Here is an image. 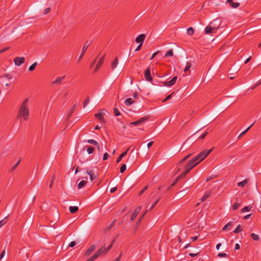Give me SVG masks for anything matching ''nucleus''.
Wrapping results in <instances>:
<instances>
[{"mask_svg": "<svg viewBox=\"0 0 261 261\" xmlns=\"http://www.w3.org/2000/svg\"><path fill=\"white\" fill-rule=\"evenodd\" d=\"M28 104L29 99L28 98H25L18 110L17 115V118H23L25 121H27L29 119L30 112Z\"/></svg>", "mask_w": 261, "mask_h": 261, "instance_id": "f257e3e1", "label": "nucleus"}, {"mask_svg": "<svg viewBox=\"0 0 261 261\" xmlns=\"http://www.w3.org/2000/svg\"><path fill=\"white\" fill-rule=\"evenodd\" d=\"M199 162L195 161L194 158H193L191 160L189 161L187 163L185 164V170L181 173V176H185L195 166H196Z\"/></svg>", "mask_w": 261, "mask_h": 261, "instance_id": "f03ea898", "label": "nucleus"}, {"mask_svg": "<svg viewBox=\"0 0 261 261\" xmlns=\"http://www.w3.org/2000/svg\"><path fill=\"white\" fill-rule=\"evenodd\" d=\"M212 149L204 150L199 153L197 155L195 156L194 158L195 161L200 162L203 160L211 152Z\"/></svg>", "mask_w": 261, "mask_h": 261, "instance_id": "7ed1b4c3", "label": "nucleus"}, {"mask_svg": "<svg viewBox=\"0 0 261 261\" xmlns=\"http://www.w3.org/2000/svg\"><path fill=\"white\" fill-rule=\"evenodd\" d=\"M191 154H189L181 159L176 165L175 173H177L182 169L185 170V162L191 156Z\"/></svg>", "mask_w": 261, "mask_h": 261, "instance_id": "20e7f679", "label": "nucleus"}, {"mask_svg": "<svg viewBox=\"0 0 261 261\" xmlns=\"http://www.w3.org/2000/svg\"><path fill=\"white\" fill-rule=\"evenodd\" d=\"M149 118V116H144L143 117H141L140 119H139V120H138L136 121H133V122H130L129 123V125L137 126L141 123L145 122L146 121L148 120Z\"/></svg>", "mask_w": 261, "mask_h": 261, "instance_id": "39448f33", "label": "nucleus"}, {"mask_svg": "<svg viewBox=\"0 0 261 261\" xmlns=\"http://www.w3.org/2000/svg\"><path fill=\"white\" fill-rule=\"evenodd\" d=\"M177 79V76H174L170 81L161 82L165 86L170 87L174 85Z\"/></svg>", "mask_w": 261, "mask_h": 261, "instance_id": "423d86ee", "label": "nucleus"}, {"mask_svg": "<svg viewBox=\"0 0 261 261\" xmlns=\"http://www.w3.org/2000/svg\"><path fill=\"white\" fill-rule=\"evenodd\" d=\"M144 76L146 81L151 82L152 81V78L150 73V67L149 66L144 72Z\"/></svg>", "mask_w": 261, "mask_h": 261, "instance_id": "0eeeda50", "label": "nucleus"}, {"mask_svg": "<svg viewBox=\"0 0 261 261\" xmlns=\"http://www.w3.org/2000/svg\"><path fill=\"white\" fill-rule=\"evenodd\" d=\"M25 59L23 57H16L14 59V61L16 66H20L24 62Z\"/></svg>", "mask_w": 261, "mask_h": 261, "instance_id": "6e6552de", "label": "nucleus"}, {"mask_svg": "<svg viewBox=\"0 0 261 261\" xmlns=\"http://www.w3.org/2000/svg\"><path fill=\"white\" fill-rule=\"evenodd\" d=\"M217 29L213 28L211 26H207L205 28L204 31L206 34H211L215 33L216 32Z\"/></svg>", "mask_w": 261, "mask_h": 261, "instance_id": "1a4fd4ad", "label": "nucleus"}, {"mask_svg": "<svg viewBox=\"0 0 261 261\" xmlns=\"http://www.w3.org/2000/svg\"><path fill=\"white\" fill-rule=\"evenodd\" d=\"M65 77V76H63L61 77H57L56 80L52 82L53 85H60L63 81H64V79Z\"/></svg>", "mask_w": 261, "mask_h": 261, "instance_id": "9d476101", "label": "nucleus"}, {"mask_svg": "<svg viewBox=\"0 0 261 261\" xmlns=\"http://www.w3.org/2000/svg\"><path fill=\"white\" fill-rule=\"evenodd\" d=\"M141 210V206L137 207L134 211L133 215L131 216L130 220L131 221H134L137 216V215L139 213Z\"/></svg>", "mask_w": 261, "mask_h": 261, "instance_id": "9b49d317", "label": "nucleus"}, {"mask_svg": "<svg viewBox=\"0 0 261 261\" xmlns=\"http://www.w3.org/2000/svg\"><path fill=\"white\" fill-rule=\"evenodd\" d=\"M146 36L144 34L139 35L135 39L137 43H142L143 44Z\"/></svg>", "mask_w": 261, "mask_h": 261, "instance_id": "f8f14e48", "label": "nucleus"}, {"mask_svg": "<svg viewBox=\"0 0 261 261\" xmlns=\"http://www.w3.org/2000/svg\"><path fill=\"white\" fill-rule=\"evenodd\" d=\"M108 252V250H106V248H105V246L101 248H100L96 253L95 254L97 255V256L98 257L100 255H105Z\"/></svg>", "mask_w": 261, "mask_h": 261, "instance_id": "ddd939ff", "label": "nucleus"}, {"mask_svg": "<svg viewBox=\"0 0 261 261\" xmlns=\"http://www.w3.org/2000/svg\"><path fill=\"white\" fill-rule=\"evenodd\" d=\"M105 55L101 57V58H100L99 60L98 61V62L96 66V67L94 69V72H96L100 67L101 65L103 64V60L105 59Z\"/></svg>", "mask_w": 261, "mask_h": 261, "instance_id": "4468645a", "label": "nucleus"}, {"mask_svg": "<svg viewBox=\"0 0 261 261\" xmlns=\"http://www.w3.org/2000/svg\"><path fill=\"white\" fill-rule=\"evenodd\" d=\"M86 172L87 174L90 176V180L91 181H93L94 179L96 178L97 175L94 174V172L92 170H87Z\"/></svg>", "mask_w": 261, "mask_h": 261, "instance_id": "2eb2a0df", "label": "nucleus"}, {"mask_svg": "<svg viewBox=\"0 0 261 261\" xmlns=\"http://www.w3.org/2000/svg\"><path fill=\"white\" fill-rule=\"evenodd\" d=\"M95 117L100 120L101 122L103 123H106V121L105 120L104 117H103V114L102 113H98L95 114Z\"/></svg>", "mask_w": 261, "mask_h": 261, "instance_id": "dca6fc26", "label": "nucleus"}, {"mask_svg": "<svg viewBox=\"0 0 261 261\" xmlns=\"http://www.w3.org/2000/svg\"><path fill=\"white\" fill-rule=\"evenodd\" d=\"M227 3L233 8H237L240 5L239 3H234L233 0H227Z\"/></svg>", "mask_w": 261, "mask_h": 261, "instance_id": "f3484780", "label": "nucleus"}, {"mask_svg": "<svg viewBox=\"0 0 261 261\" xmlns=\"http://www.w3.org/2000/svg\"><path fill=\"white\" fill-rule=\"evenodd\" d=\"M88 46H89V44H88V45L85 44L83 46V49H82V51L80 57H79L78 61H80L81 60V59L83 58V57L84 55V54H85V51H86V50L87 49V48L88 47Z\"/></svg>", "mask_w": 261, "mask_h": 261, "instance_id": "a211bd4d", "label": "nucleus"}, {"mask_svg": "<svg viewBox=\"0 0 261 261\" xmlns=\"http://www.w3.org/2000/svg\"><path fill=\"white\" fill-rule=\"evenodd\" d=\"M95 249V245H93L91 246L89 248V249L87 250V251L86 252L85 255L89 256L94 251V250Z\"/></svg>", "mask_w": 261, "mask_h": 261, "instance_id": "6ab92c4d", "label": "nucleus"}, {"mask_svg": "<svg viewBox=\"0 0 261 261\" xmlns=\"http://www.w3.org/2000/svg\"><path fill=\"white\" fill-rule=\"evenodd\" d=\"M76 105L75 104L70 110L68 113L67 114V115L66 116V119H69L71 117V115H72L73 113L75 110Z\"/></svg>", "mask_w": 261, "mask_h": 261, "instance_id": "aec40b11", "label": "nucleus"}, {"mask_svg": "<svg viewBox=\"0 0 261 261\" xmlns=\"http://www.w3.org/2000/svg\"><path fill=\"white\" fill-rule=\"evenodd\" d=\"M129 150V148H128L125 151L122 153L117 158L116 160V162L118 163L122 160V159L126 155L127 152L128 150Z\"/></svg>", "mask_w": 261, "mask_h": 261, "instance_id": "412c9836", "label": "nucleus"}, {"mask_svg": "<svg viewBox=\"0 0 261 261\" xmlns=\"http://www.w3.org/2000/svg\"><path fill=\"white\" fill-rule=\"evenodd\" d=\"M118 60L117 57H116L115 59L112 62L111 65V68L113 70L116 67V66L118 65Z\"/></svg>", "mask_w": 261, "mask_h": 261, "instance_id": "4be33fe9", "label": "nucleus"}, {"mask_svg": "<svg viewBox=\"0 0 261 261\" xmlns=\"http://www.w3.org/2000/svg\"><path fill=\"white\" fill-rule=\"evenodd\" d=\"M79 210V207L76 206H70L69 207V211L72 214H75Z\"/></svg>", "mask_w": 261, "mask_h": 261, "instance_id": "5701e85b", "label": "nucleus"}, {"mask_svg": "<svg viewBox=\"0 0 261 261\" xmlns=\"http://www.w3.org/2000/svg\"><path fill=\"white\" fill-rule=\"evenodd\" d=\"M147 211H146L145 212V213L142 216H141L139 219L137 220V222H136V228H135V230L137 229V227L140 225L143 219V217H144V215L146 214Z\"/></svg>", "mask_w": 261, "mask_h": 261, "instance_id": "b1692460", "label": "nucleus"}, {"mask_svg": "<svg viewBox=\"0 0 261 261\" xmlns=\"http://www.w3.org/2000/svg\"><path fill=\"white\" fill-rule=\"evenodd\" d=\"M134 102V101L132 98H128L124 101V103L126 106H130Z\"/></svg>", "mask_w": 261, "mask_h": 261, "instance_id": "393cba45", "label": "nucleus"}, {"mask_svg": "<svg viewBox=\"0 0 261 261\" xmlns=\"http://www.w3.org/2000/svg\"><path fill=\"white\" fill-rule=\"evenodd\" d=\"M184 176H181V174L176 177L175 180L170 185V187L169 188V189H170L171 187H173L174 185H176V184L178 182V181Z\"/></svg>", "mask_w": 261, "mask_h": 261, "instance_id": "a878e982", "label": "nucleus"}, {"mask_svg": "<svg viewBox=\"0 0 261 261\" xmlns=\"http://www.w3.org/2000/svg\"><path fill=\"white\" fill-rule=\"evenodd\" d=\"M184 176H181V174L176 177L175 180L170 185V187L169 188V189H170L171 187H173L174 185H176V184L178 182V181Z\"/></svg>", "mask_w": 261, "mask_h": 261, "instance_id": "bb28decb", "label": "nucleus"}, {"mask_svg": "<svg viewBox=\"0 0 261 261\" xmlns=\"http://www.w3.org/2000/svg\"><path fill=\"white\" fill-rule=\"evenodd\" d=\"M87 184V181L85 180H82L81 181L79 184H78L77 187L78 189H80L84 187L85 185Z\"/></svg>", "mask_w": 261, "mask_h": 261, "instance_id": "cd10ccee", "label": "nucleus"}, {"mask_svg": "<svg viewBox=\"0 0 261 261\" xmlns=\"http://www.w3.org/2000/svg\"><path fill=\"white\" fill-rule=\"evenodd\" d=\"M247 179H245L241 182H239L238 184V186L239 187H244L247 183Z\"/></svg>", "mask_w": 261, "mask_h": 261, "instance_id": "c85d7f7f", "label": "nucleus"}, {"mask_svg": "<svg viewBox=\"0 0 261 261\" xmlns=\"http://www.w3.org/2000/svg\"><path fill=\"white\" fill-rule=\"evenodd\" d=\"M253 124L254 123H252L250 126H249L246 130L242 132L238 137V138H240L241 137L246 134V133L249 130V129L253 126Z\"/></svg>", "mask_w": 261, "mask_h": 261, "instance_id": "c756f323", "label": "nucleus"}, {"mask_svg": "<svg viewBox=\"0 0 261 261\" xmlns=\"http://www.w3.org/2000/svg\"><path fill=\"white\" fill-rule=\"evenodd\" d=\"M252 239L255 241H258L259 240V236L258 234L252 233L251 234Z\"/></svg>", "mask_w": 261, "mask_h": 261, "instance_id": "7c9ffc66", "label": "nucleus"}, {"mask_svg": "<svg viewBox=\"0 0 261 261\" xmlns=\"http://www.w3.org/2000/svg\"><path fill=\"white\" fill-rule=\"evenodd\" d=\"M194 31L193 28L190 27L187 30V33L188 35L192 36L194 34Z\"/></svg>", "mask_w": 261, "mask_h": 261, "instance_id": "2f4dec72", "label": "nucleus"}, {"mask_svg": "<svg viewBox=\"0 0 261 261\" xmlns=\"http://www.w3.org/2000/svg\"><path fill=\"white\" fill-rule=\"evenodd\" d=\"M8 216L9 215L6 216L4 219L2 220L1 221H0V228L7 223V218H8Z\"/></svg>", "mask_w": 261, "mask_h": 261, "instance_id": "473e14b6", "label": "nucleus"}, {"mask_svg": "<svg viewBox=\"0 0 261 261\" xmlns=\"http://www.w3.org/2000/svg\"><path fill=\"white\" fill-rule=\"evenodd\" d=\"M98 257L97 255L95 253L92 256L88 258L86 261H94Z\"/></svg>", "mask_w": 261, "mask_h": 261, "instance_id": "72a5a7b5", "label": "nucleus"}, {"mask_svg": "<svg viewBox=\"0 0 261 261\" xmlns=\"http://www.w3.org/2000/svg\"><path fill=\"white\" fill-rule=\"evenodd\" d=\"M242 229L241 227V225H238L237 227V228L234 230L233 232L234 233H239L241 231H242Z\"/></svg>", "mask_w": 261, "mask_h": 261, "instance_id": "f704fd0d", "label": "nucleus"}, {"mask_svg": "<svg viewBox=\"0 0 261 261\" xmlns=\"http://www.w3.org/2000/svg\"><path fill=\"white\" fill-rule=\"evenodd\" d=\"M251 208H252V206H246L244 207V208H243L241 210V212L242 213H244V212H246L249 211L251 210Z\"/></svg>", "mask_w": 261, "mask_h": 261, "instance_id": "c9c22d12", "label": "nucleus"}, {"mask_svg": "<svg viewBox=\"0 0 261 261\" xmlns=\"http://www.w3.org/2000/svg\"><path fill=\"white\" fill-rule=\"evenodd\" d=\"M241 202H236L232 205V209L233 210H237L241 204Z\"/></svg>", "mask_w": 261, "mask_h": 261, "instance_id": "e433bc0d", "label": "nucleus"}, {"mask_svg": "<svg viewBox=\"0 0 261 261\" xmlns=\"http://www.w3.org/2000/svg\"><path fill=\"white\" fill-rule=\"evenodd\" d=\"M37 65V62L34 63L32 65H31L30 66V67L29 68V70L30 71H33L35 69Z\"/></svg>", "mask_w": 261, "mask_h": 261, "instance_id": "4c0bfd02", "label": "nucleus"}, {"mask_svg": "<svg viewBox=\"0 0 261 261\" xmlns=\"http://www.w3.org/2000/svg\"><path fill=\"white\" fill-rule=\"evenodd\" d=\"M191 67H192V64H191V63L187 62L186 66L185 69L184 70V71L186 72L187 71L189 70V69L191 68Z\"/></svg>", "mask_w": 261, "mask_h": 261, "instance_id": "58836bf2", "label": "nucleus"}, {"mask_svg": "<svg viewBox=\"0 0 261 261\" xmlns=\"http://www.w3.org/2000/svg\"><path fill=\"white\" fill-rule=\"evenodd\" d=\"M94 148L92 146H88L87 151L89 154H91L94 151Z\"/></svg>", "mask_w": 261, "mask_h": 261, "instance_id": "ea45409f", "label": "nucleus"}, {"mask_svg": "<svg viewBox=\"0 0 261 261\" xmlns=\"http://www.w3.org/2000/svg\"><path fill=\"white\" fill-rule=\"evenodd\" d=\"M173 50L170 49L165 54V57H172L173 56Z\"/></svg>", "mask_w": 261, "mask_h": 261, "instance_id": "a19ab883", "label": "nucleus"}, {"mask_svg": "<svg viewBox=\"0 0 261 261\" xmlns=\"http://www.w3.org/2000/svg\"><path fill=\"white\" fill-rule=\"evenodd\" d=\"M87 142L95 146H98V142L93 139H89L87 141Z\"/></svg>", "mask_w": 261, "mask_h": 261, "instance_id": "79ce46f5", "label": "nucleus"}, {"mask_svg": "<svg viewBox=\"0 0 261 261\" xmlns=\"http://www.w3.org/2000/svg\"><path fill=\"white\" fill-rule=\"evenodd\" d=\"M90 101V98L89 96L87 97V98L84 100L83 102V106L84 108H85L86 106L89 103Z\"/></svg>", "mask_w": 261, "mask_h": 261, "instance_id": "37998d69", "label": "nucleus"}, {"mask_svg": "<svg viewBox=\"0 0 261 261\" xmlns=\"http://www.w3.org/2000/svg\"><path fill=\"white\" fill-rule=\"evenodd\" d=\"M20 162V159H19L17 162V163L12 167V168L11 169V171H14L16 168V167L18 166V165H19Z\"/></svg>", "mask_w": 261, "mask_h": 261, "instance_id": "c03bdc74", "label": "nucleus"}, {"mask_svg": "<svg viewBox=\"0 0 261 261\" xmlns=\"http://www.w3.org/2000/svg\"><path fill=\"white\" fill-rule=\"evenodd\" d=\"M114 115L116 116H120L121 115L120 112L119 111L118 109L116 108H114Z\"/></svg>", "mask_w": 261, "mask_h": 261, "instance_id": "a18cd8bd", "label": "nucleus"}, {"mask_svg": "<svg viewBox=\"0 0 261 261\" xmlns=\"http://www.w3.org/2000/svg\"><path fill=\"white\" fill-rule=\"evenodd\" d=\"M126 165L123 164L120 167V172L122 173H123L125 170H126Z\"/></svg>", "mask_w": 261, "mask_h": 261, "instance_id": "49530a36", "label": "nucleus"}, {"mask_svg": "<svg viewBox=\"0 0 261 261\" xmlns=\"http://www.w3.org/2000/svg\"><path fill=\"white\" fill-rule=\"evenodd\" d=\"M232 222H229L227 224H226L223 228V230L226 231L227 229V228L230 226H231Z\"/></svg>", "mask_w": 261, "mask_h": 261, "instance_id": "de8ad7c7", "label": "nucleus"}, {"mask_svg": "<svg viewBox=\"0 0 261 261\" xmlns=\"http://www.w3.org/2000/svg\"><path fill=\"white\" fill-rule=\"evenodd\" d=\"M148 186H145L139 193V196H141L146 190L148 189Z\"/></svg>", "mask_w": 261, "mask_h": 261, "instance_id": "09e8293b", "label": "nucleus"}, {"mask_svg": "<svg viewBox=\"0 0 261 261\" xmlns=\"http://www.w3.org/2000/svg\"><path fill=\"white\" fill-rule=\"evenodd\" d=\"M218 256L220 257H225L227 256V254L225 253H219Z\"/></svg>", "mask_w": 261, "mask_h": 261, "instance_id": "8fccbe9b", "label": "nucleus"}, {"mask_svg": "<svg viewBox=\"0 0 261 261\" xmlns=\"http://www.w3.org/2000/svg\"><path fill=\"white\" fill-rule=\"evenodd\" d=\"M173 94V92L172 94H171L169 95L168 96H167L166 97V98H165V99H164L163 100V102H165V101H167V100H169V99L171 98L172 95Z\"/></svg>", "mask_w": 261, "mask_h": 261, "instance_id": "3c124183", "label": "nucleus"}, {"mask_svg": "<svg viewBox=\"0 0 261 261\" xmlns=\"http://www.w3.org/2000/svg\"><path fill=\"white\" fill-rule=\"evenodd\" d=\"M209 196V195L208 194H205L204 195V196L202 197V198H201V201H205Z\"/></svg>", "mask_w": 261, "mask_h": 261, "instance_id": "603ef678", "label": "nucleus"}, {"mask_svg": "<svg viewBox=\"0 0 261 261\" xmlns=\"http://www.w3.org/2000/svg\"><path fill=\"white\" fill-rule=\"evenodd\" d=\"M115 241V239L113 240L110 245L108 247V248H106V250H108V251L112 247Z\"/></svg>", "mask_w": 261, "mask_h": 261, "instance_id": "864d4df0", "label": "nucleus"}, {"mask_svg": "<svg viewBox=\"0 0 261 261\" xmlns=\"http://www.w3.org/2000/svg\"><path fill=\"white\" fill-rule=\"evenodd\" d=\"M115 241V239L113 240L110 245L108 247V248H106V250H108V251L112 247Z\"/></svg>", "mask_w": 261, "mask_h": 261, "instance_id": "5fc2aeb1", "label": "nucleus"}, {"mask_svg": "<svg viewBox=\"0 0 261 261\" xmlns=\"http://www.w3.org/2000/svg\"><path fill=\"white\" fill-rule=\"evenodd\" d=\"M109 154L107 152L105 153L104 154H103V160L104 161L108 159V158L109 156Z\"/></svg>", "mask_w": 261, "mask_h": 261, "instance_id": "6e6d98bb", "label": "nucleus"}, {"mask_svg": "<svg viewBox=\"0 0 261 261\" xmlns=\"http://www.w3.org/2000/svg\"><path fill=\"white\" fill-rule=\"evenodd\" d=\"M9 48V47H5V48H2L0 50V54L3 53H4L5 51H6V50H7Z\"/></svg>", "mask_w": 261, "mask_h": 261, "instance_id": "4d7b16f0", "label": "nucleus"}, {"mask_svg": "<svg viewBox=\"0 0 261 261\" xmlns=\"http://www.w3.org/2000/svg\"><path fill=\"white\" fill-rule=\"evenodd\" d=\"M75 245V242L74 241L71 242L69 244V246L70 247H73Z\"/></svg>", "mask_w": 261, "mask_h": 261, "instance_id": "13d9d810", "label": "nucleus"}, {"mask_svg": "<svg viewBox=\"0 0 261 261\" xmlns=\"http://www.w3.org/2000/svg\"><path fill=\"white\" fill-rule=\"evenodd\" d=\"M50 10V9L49 8H47L44 10L43 13L44 14H47L49 12Z\"/></svg>", "mask_w": 261, "mask_h": 261, "instance_id": "bf43d9fd", "label": "nucleus"}, {"mask_svg": "<svg viewBox=\"0 0 261 261\" xmlns=\"http://www.w3.org/2000/svg\"><path fill=\"white\" fill-rule=\"evenodd\" d=\"M198 254H199V253H198V252L196 253H190L189 254V256H190L191 257H195V256H197Z\"/></svg>", "mask_w": 261, "mask_h": 261, "instance_id": "052dcab7", "label": "nucleus"}, {"mask_svg": "<svg viewBox=\"0 0 261 261\" xmlns=\"http://www.w3.org/2000/svg\"><path fill=\"white\" fill-rule=\"evenodd\" d=\"M207 134V133L206 132L204 134L201 135L199 137V139H204L205 136H206V135Z\"/></svg>", "mask_w": 261, "mask_h": 261, "instance_id": "680f3d73", "label": "nucleus"}, {"mask_svg": "<svg viewBox=\"0 0 261 261\" xmlns=\"http://www.w3.org/2000/svg\"><path fill=\"white\" fill-rule=\"evenodd\" d=\"M159 200H160V198H159L157 200H156V201L154 203H153V204L151 205V206L150 207V210L152 209L155 206V205L159 202Z\"/></svg>", "mask_w": 261, "mask_h": 261, "instance_id": "e2e57ef3", "label": "nucleus"}, {"mask_svg": "<svg viewBox=\"0 0 261 261\" xmlns=\"http://www.w3.org/2000/svg\"><path fill=\"white\" fill-rule=\"evenodd\" d=\"M54 179H55V176H53L50 184L49 185L50 188H52V186H53Z\"/></svg>", "mask_w": 261, "mask_h": 261, "instance_id": "0e129e2a", "label": "nucleus"}, {"mask_svg": "<svg viewBox=\"0 0 261 261\" xmlns=\"http://www.w3.org/2000/svg\"><path fill=\"white\" fill-rule=\"evenodd\" d=\"M5 249L2 251L0 255V259H2L5 255Z\"/></svg>", "mask_w": 261, "mask_h": 261, "instance_id": "69168bd1", "label": "nucleus"}, {"mask_svg": "<svg viewBox=\"0 0 261 261\" xmlns=\"http://www.w3.org/2000/svg\"><path fill=\"white\" fill-rule=\"evenodd\" d=\"M142 45L143 44L142 43H140L139 44V45L138 46V47L135 49V51H138L139 50H140L141 49V47L142 46Z\"/></svg>", "mask_w": 261, "mask_h": 261, "instance_id": "338daca9", "label": "nucleus"}, {"mask_svg": "<svg viewBox=\"0 0 261 261\" xmlns=\"http://www.w3.org/2000/svg\"><path fill=\"white\" fill-rule=\"evenodd\" d=\"M97 57H96V58L92 62V63L90 65V68H92L93 66H94V65L95 64L96 62V60H97Z\"/></svg>", "mask_w": 261, "mask_h": 261, "instance_id": "774afa93", "label": "nucleus"}]
</instances>
